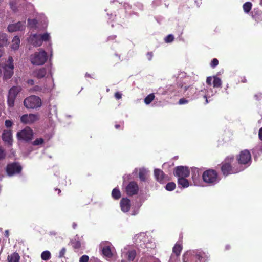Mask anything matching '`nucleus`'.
Returning <instances> with one entry per match:
<instances>
[{"instance_id": "obj_8", "label": "nucleus", "mask_w": 262, "mask_h": 262, "mask_svg": "<svg viewBox=\"0 0 262 262\" xmlns=\"http://www.w3.org/2000/svg\"><path fill=\"white\" fill-rule=\"evenodd\" d=\"M237 160L238 164L241 165V166L246 165L244 167L246 168L249 166L251 161V157L249 151L248 150L242 151L237 157Z\"/></svg>"}, {"instance_id": "obj_53", "label": "nucleus", "mask_w": 262, "mask_h": 262, "mask_svg": "<svg viewBox=\"0 0 262 262\" xmlns=\"http://www.w3.org/2000/svg\"><path fill=\"white\" fill-rule=\"evenodd\" d=\"M3 54V47L2 45H0V57L2 56Z\"/></svg>"}, {"instance_id": "obj_30", "label": "nucleus", "mask_w": 262, "mask_h": 262, "mask_svg": "<svg viewBox=\"0 0 262 262\" xmlns=\"http://www.w3.org/2000/svg\"><path fill=\"white\" fill-rule=\"evenodd\" d=\"M112 197L116 199H119L121 197V192L118 188H114L112 192Z\"/></svg>"}, {"instance_id": "obj_40", "label": "nucleus", "mask_w": 262, "mask_h": 262, "mask_svg": "<svg viewBox=\"0 0 262 262\" xmlns=\"http://www.w3.org/2000/svg\"><path fill=\"white\" fill-rule=\"evenodd\" d=\"M43 142V139L42 138H38L35 140L33 143L34 145H39L42 144Z\"/></svg>"}, {"instance_id": "obj_34", "label": "nucleus", "mask_w": 262, "mask_h": 262, "mask_svg": "<svg viewBox=\"0 0 262 262\" xmlns=\"http://www.w3.org/2000/svg\"><path fill=\"white\" fill-rule=\"evenodd\" d=\"M176 188V184L173 182H169L165 186V189L168 191H172Z\"/></svg>"}, {"instance_id": "obj_35", "label": "nucleus", "mask_w": 262, "mask_h": 262, "mask_svg": "<svg viewBox=\"0 0 262 262\" xmlns=\"http://www.w3.org/2000/svg\"><path fill=\"white\" fill-rule=\"evenodd\" d=\"M0 45H2L3 46V45L5 44L7 42V35L5 33H2L0 34Z\"/></svg>"}, {"instance_id": "obj_24", "label": "nucleus", "mask_w": 262, "mask_h": 262, "mask_svg": "<svg viewBox=\"0 0 262 262\" xmlns=\"http://www.w3.org/2000/svg\"><path fill=\"white\" fill-rule=\"evenodd\" d=\"M148 171L144 168L139 169V177L141 181L145 182L147 177Z\"/></svg>"}, {"instance_id": "obj_22", "label": "nucleus", "mask_w": 262, "mask_h": 262, "mask_svg": "<svg viewBox=\"0 0 262 262\" xmlns=\"http://www.w3.org/2000/svg\"><path fill=\"white\" fill-rule=\"evenodd\" d=\"M154 174L157 180L161 183L164 182L165 180V175L163 171L159 169H156L154 171Z\"/></svg>"}, {"instance_id": "obj_37", "label": "nucleus", "mask_w": 262, "mask_h": 262, "mask_svg": "<svg viewBox=\"0 0 262 262\" xmlns=\"http://www.w3.org/2000/svg\"><path fill=\"white\" fill-rule=\"evenodd\" d=\"M6 156L5 150L0 146V161L4 160Z\"/></svg>"}, {"instance_id": "obj_49", "label": "nucleus", "mask_w": 262, "mask_h": 262, "mask_svg": "<svg viewBox=\"0 0 262 262\" xmlns=\"http://www.w3.org/2000/svg\"><path fill=\"white\" fill-rule=\"evenodd\" d=\"M212 78L213 77H208L207 78V79H206V83L209 85H211V81H212Z\"/></svg>"}, {"instance_id": "obj_44", "label": "nucleus", "mask_w": 262, "mask_h": 262, "mask_svg": "<svg viewBox=\"0 0 262 262\" xmlns=\"http://www.w3.org/2000/svg\"><path fill=\"white\" fill-rule=\"evenodd\" d=\"M66 252V248H62L61 250H60L59 254V258H62L64 256V254Z\"/></svg>"}, {"instance_id": "obj_46", "label": "nucleus", "mask_w": 262, "mask_h": 262, "mask_svg": "<svg viewBox=\"0 0 262 262\" xmlns=\"http://www.w3.org/2000/svg\"><path fill=\"white\" fill-rule=\"evenodd\" d=\"M188 100H187L186 99H185L184 98H183L179 100L178 103L180 105H183V104H187V103H188Z\"/></svg>"}, {"instance_id": "obj_45", "label": "nucleus", "mask_w": 262, "mask_h": 262, "mask_svg": "<svg viewBox=\"0 0 262 262\" xmlns=\"http://www.w3.org/2000/svg\"><path fill=\"white\" fill-rule=\"evenodd\" d=\"M218 63V60L216 58H214L211 62V66L213 68H214L217 66Z\"/></svg>"}, {"instance_id": "obj_19", "label": "nucleus", "mask_w": 262, "mask_h": 262, "mask_svg": "<svg viewBox=\"0 0 262 262\" xmlns=\"http://www.w3.org/2000/svg\"><path fill=\"white\" fill-rule=\"evenodd\" d=\"M120 205L122 211L127 212L130 208V201L127 198H122L120 201Z\"/></svg>"}, {"instance_id": "obj_5", "label": "nucleus", "mask_w": 262, "mask_h": 262, "mask_svg": "<svg viewBox=\"0 0 262 262\" xmlns=\"http://www.w3.org/2000/svg\"><path fill=\"white\" fill-rule=\"evenodd\" d=\"M50 39V34L46 33L42 35L37 34H32L29 37L28 41L30 44L34 47H39L42 45L43 41H46Z\"/></svg>"}, {"instance_id": "obj_31", "label": "nucleus", "mask_w": 262, "mask_h": 262, "mask_svg": "<svg viewBox=\"0 0 262 262\" xmlns=\"http://www.w3.org/2000/svg\"><path fill=\"white\" fill-rule=\"evenodd\" d=\"M252 6V4L250 2H246L245 3H244L243 6V8L244 12L246 13H249L251 9Z\"/></svg>"}, {"instance_id": "obj_4", "label": "nucleus", "mask_w": 262, "mask_h": 262, "mask_svg": "<svg viewBox=\"0 0 262 262\" xmlns=\"http://www.w3.org/2000/svg\"><path fill=\"white\" fill-rule=\"evenodd\" d=\"M203 181L210 186L217 184L220 179L216 171L213 169H209L205 171L202 174Z\"/></svg>"}, {"instance_id": "obj_62", "label": "nucleus", "mask_w": 262, "mask_h": 262, "mask_svg": "<svg viewBox=\"0 0 262 262\" xmlns=\"http://www.w3.org/2000/svg\"><path fill=\"white\" fill-rule=\"evenodd\" d=\"M128 177L129 176H124L123 177L124 181H125L126 178H128Z\"/></svg>"}, {"instance_id": "obj_61", "label": "nucleus", "mask_w": 262, "mask_h": 262, "mask_svg": "<svg viewBox=\"0 0 262 262\" xmlns=\"http://www.w3.org/2000/svg\"><path fill=\"white\" fill-rule=\"evenodd\" d=\"M5 236H6L7 237H8V236H9V231H8V230H6L5 231Z\"/></svg>"}, {"instance_id": "obj_56", "label": "nucleus", "mask_w": 262, "mask_h": 262, "mask_svg": "<svg viewBox=\"0 0 262 262\" xmlns=\"http://www.w3.org/2000/svg\"><path fill=\"white\" fill-rule=\"evenodd\" d=\"M116 38L115 35L110 36L108 37L107 39L108 40H111V39H114Z\"/></svg>"}, {"instance_id": "obj_20", "label": "nucleus", "mask_w": 262, "mask_h": 262, "mask_svg": "<svg viewBox=\"0 0 262 262\" xmlns=\"http://www.w3.org/2000/svg\"><path fill=\"white\" fill-rule=\"evenodd\" d=\"M50 72V70L49 69L42 68L36 69L35 71H34L33 72V75L34 76L39 79L46 76L48 73Z\"/></svg>"}, {"instance_id": "obj_47", "label": "nucleus", "mask_w": 262, "mask_h": 262, "mask_svg": "<svg viewBox=\"0 0 262 262\" xmlns=\"http://www.w3.org/2000/svg\"><path fill=\"white\" fill-rule=\"evenodd\" d=\"M5 124L7 127L9 128L12 126L13 122L11 120H6L5 121Z\"/></svg>"}, {"instance_id": "obj_29", "label": "nucleus", "mask_w": 262, "mask_h": 262, "mask_svg": "<svg viewBox=\"0 0 262 262\" xmlns=\"http://www.w3.org/2000/svg\"><path fill=\"white\" fill-rule=\"evenodd\" d=\"M213 85L214 88H220L221 86L222 85V81L221 79L216 77V76H213Z\"/></svg>"}, {"instance_id": "obj_51", "label": "nucleus", "mask_w": 262, "mask_h": 262, "mask_svg": "<svg viewBox=\"0 0 262 262\" xmlns=\"http://www.w3.org/2000/svg\"><path fill=\"white\" fill-rule=\"evenodd\" d=\"M147 58L149 60H151L152 57V52H148L146 54Z\"/></svg>"}, {"instance_id": "obj_26", "label": "nucleus", "mask_w": 262, "mask_h": 262, "mask_svg": "<svg viewBox=\"0 0 262 262\" xmlns=\"http://www.w3.org/2000/svg\"><path fill=\"white\" fill-rule=\"evenodd\" d=\"M20 39L17 36L14 37L12 40L11 48L14 50H17L20 45Z\"/></svg>"}, {"instance_id": "obj_39", "label": "nucleus", "mask_w": 262, "mask_h": 262, "mask_svg": "<svg viewBox=\"0 0 262 262\" xmlns=\"http://www.w3.org/2000/svg\"><path fill=\"white\" fill-rule=\"evenodd\" d=\"M179 257L177 255H171L170 256L169 262H179Z\"/></svg>"}, {"instance_id": "obj_17", "label": "nucleus", "mask_w": 262, "mask_h": 262, "mask_svg": "<svg viewBox=\"0 0 262 262\" xmlns=\"http://www.w3.org/2000/svg\"><path fill=\"white\" fill-rule=\"evenodd\" d=\"M112 244L107 241L103 242L100 244V248L102 251L104 255L107 257H111L112 255L111 251Z\"/></svg>"}, {"instance_id": "obj_50", "label": "nucleus", "mask_w": 262, "mask_h": 262, "mask_svg": "<svg viewBox=\"0 0 262 262\" xmlns=\"http://www.w3.org/2000/svg\"><path fill=\"white\" fill-rule=\"evenodd\" d=\"M115 97L117 99H120L122 97V94L119 92H116L115 94Z\"/></svg>"}, {"instance_id": "obj_15", "label": "nucleus", "mask_w": 262, "mask_h": 262, "mask_svg": "<svg viewBox=\"0 0 262 262\" xmlns=\"http://www.w3.org/2000/svg\"><path fill=\"white\" fill-rule=\"evenodd\" d=\"M190 171L187 167L180 166L174 169V176L179 178H186L189 176Z\"/></svg>"}, {"instance_id": "obj_60", "label": "nucleus", "mask_w": 262, "mask_h": 262, "mask_svg": "<svg viewBox=\"0 0 262 262\" xmlns=\"http://www.w3.org/2000/svg\"><path fill=\"white\" fill-rule=\"evenodd\" d=\"M138 4L139 5V7L140 8V9H142L143 7V5L142 4H141V3H138Z\"/></svg>"}, {"instance_id": "obj_28", "label": "nucleus", "mask_w": 262, "mask_h": 262, "mask_svg": "<svg viewBox=\"0 0 262 262\" xmlns=\"http://www.w3.org/2000/svg\"><path fill=\"white\" fill-rule=\"evenodd\" d=\"M182 250L181 244L179 242H177L173 248L172 255H177L179 257Z\"/></svg>"}, {"instance_id": "obj_38", "label": "nucleus", "mask_w": 262, "mask_h": 262, "mask_svg": "<svg viewBox=\"0 0 262 262\" xmlns=\"http://www.w3.org/2000/svg\"><path fill=\"white\" fill-rule=\"evenodd\" d=\"M173 39L174 36L171 34H169L165 38L164 40L167 43H170L171 42Z\"/></svg>"}, {"instance_id": "obj_7", "label": "nucleus", "mask_w": 262, "mask_h": 262, "mask_svg": "<svg viewBox=\"0 0 262 262\" xmlns=\"http://www.w3.org/2000/svg\"><path fill=\"white\" fill-rule=\"evenodd\" d=\"M245 168V167H243V166H239V167L237 168H235L234 167H233L230 165V164L229 163L226 162L223 163L221 167V170L223 172V174L226 176L230 174L236 173L237 172L242 171Z\"/></svg>"}, {"instance_id": "obj_1", "label": "nucleus", "mask_w": 262, "mask_h": 262, "mask_svg": "<svg viewBox=\"0 0 262 262\" xmlns=\"http://www.w3.org/2000/svg\"><path fill=\"white\" fill-rule=\"evenodd\" d=\"M147 238L144 233L136 235L134 238V242L136 245L139 253H146L150 250L156 247L155 244L152 242H147Z\"/></svg>"}, {"instance_id": "obj_52", "label": "nucleus", "mask_w": 262, "mask_h": 262, "mask_svg": "<svg viewBox=\"0 0 262 262\" xmlns=\"http://www.w3.org/2000/svg\"><path fill=\"white\" fill-rule=\"evenodd\" d=\"M258 136L260 140L262 141V127L259 130Z\"/></svg>"}, {"instance_id": "obj_27", "label": "nucleus", "mask_w": 262, "mask_h": 262, "mask_svg": "<svg viewBox=\"0 0 262 262\" xmlns=\"http://www.w3.org/2000/svg\"><path fill=\"white\" fill-rule=\"evenodd\" d=\"M178 183L183 188H187L189 186V182L185 178H178Z\"/></svg>"}, {"instance_id": "obj_42", "label": "nucleus", "mask_w": 262, "mask_h": 262, "mask_svg": "<svg viewBox=\"0 0 262 262\" xmlns=\"http://www.w3.org/2000/svg\"><path fill=\"white\" fill-rule=\"evenodd\" d=\"M72 244L73 247L76 249L79 248L81 246L80 242L76 240H75L74 241L72 242Z\"/></svg>"}, {"instance_id": "obj_55", "label": "nucleus", "mask_w": 262, "mask_h": 262, "mask_svg": "<svg viewBox=\"0 0 262 262\" xmlns=\"http://www.w3.org/2000/svg\"><path fill=\"white\" fill-rule=\"evenodd\" d=\"M171 88H172V86H170V88H169V89L167 91H165L164 93H162V94L164 95V94L168 93L169 92H171L172 91Z\"/></svg>"}, {"instance_id": "obj_6", "label": "nucleus", "mask_w": 262, "mask_h": 262, "mask_svg": "<svg viewBox=\"0 0 262 262\" xmlns=\"http://www.w3.org/2000/svg\"><path fill=\"white\" fill-rule=\"evenodd\" d=\"M24 105L27 108H37L41 106V101L39 97L32 95L24 100Z\"/></svg>"}, {"instance_id": "obj_63", "label": "nucleus", "mask_w": 262, "mask_h": 262, "mask_svg": "<svg viewBox=\"0 0 262 262\" xmlns=\"http://www.w3.org/2000/svg\"><path fill=\"white\" fill-rule=\"evenodd\" d=\"M119 127H120V125H118V124L115 125V128L116 129H118Z\"/></svg>"}, {"instance_id": "obj_64", "label": "nucleus", "mask_w": 262, "mask_h": 262, "mask_svg": "<svg viewBox=\"0 0 262 262\" xmlns=\"http://www.w3.org/2000/svg\"><path fill=\"white\" fill-rule=\"evenodd\" d=\"M76 227V224L75 223H74L73 224V228H75Z\"/></svg>"}, {"instance_id": "obj_11", "label": "nucleus", "mask_w": 262, "mask_h": 262, "mask_svg": "<svg viewBox=\"0 0 262 262\" xmlns=\"http://www.w3.org/2000/svg\"><path fill=\"white\" fill-rule=\"evenodd\" d=\"M20 90L19 86H13L10 89L7 98V103L9 107L14 106L15 98Z\"/></svg>"}, {"instance_id": "obj_14", "label": "nucleus", "mask_w": 262, "mask_h": 262, "mask_svg": "<svg viewBox=\"0 0 262 262\" xmlns=\"http://www.w3.org/2000/svg\"><path fill=\"white\" fill-rule=\"evenodd\" d=\"M39 119V116L37 114H25L20 117V121L24 124H31Z\"/></svg>"}, {"instance_id": "obj_10", "label": "nucleus", "mask_w": 262, "mask_h": 262, "mask_svg": "<svg viewBox=\"0 0 262 262\" xmlns=\"http://www.w3.org/2000/svg\"><path fill=\"white\" fill-rule=\"evenodd\" d=\"M13 59L12 57H9L7 63L3 67L4 77L5 79L10 78L13 74Z\"/></svg>"}, {"instance_id": "obj_18", "label": "nucleus", "mask_w": 262, "mask_h": 262, "mask_svg": "<svg viewBox=\"0 0 262 262\" xmlns=\"http://www.w3.org/2000/svg\"><path fill=\"white\" fill-rule=\"evenodd\" d=\"M26 22L19 21L15 24H10L8 26V30L10 32L24 30L25 28Z\"/></svg>"}, {"instance_id": "obj_58", "label": "nucleus", "mask_w": 262, "mask_h": 262, "mask_svg": "<svg viewBox=\"0 0 262 262\" xmlns=\"http://www.w3.org/2000/svg\"><path fill=\"white\" fill-rule=\"evenodd\" d=\"M10 5H11V7L13 11H15V7L13 5V4L12 2L10 3Z\"/></svg>"}, {"instance_id": "obj_57", "label": "nucleus", "mask_w": 262, "mask_h": 262, "mask_svg": "<svg viewBox=\"0 0 262 262\" xmlns=\"http://www.w3.org/2000/svg\"><path fill=\"white\" fill-rule=\"evenodd\" d=\"M28 84L33 85L34 84V81L32 79H30L28 81Z\"/></svg>"}, {"instance_id": "obj_25", "label": "nucleus", "mask_w": 262, "mask_h": 262, "mask_svg": "<svg viewBox=\"0 0 262 262\" xmlns=\"http://www.w3.org/2000/svg\"><path fill=\"white\" fill-rule=\"evenodd\" d=\"M20 256L18 253L14 252L10 255H8L7 257L8 262H19Z\"/></svg>"}, {"instance_id": "obj_3", "label": "nucleus", "mask_w": 262, "mask_h": 262, "mask_svg": "<svg viewBox=\"0 0 262 262\" xmlns=\"http://www.w3.org/2000/svg\"><path fill=\"white\" fill-rule=\"evenodd\" d=\"M48 56L46 52L40 49L30 56V60L32 64L36 66L43 65L47 60Z\"/></svg>"}, {"instance_id": "obj_59", "label": "nucleus", "mask_w": 262, "mask_h": 262, "mask_svg": "<svg viewBox=\"0 0 262 262\" xmlns=\"http://www.w3.org/2000/svg\"><path fill=\"white\" fill-rule=\"evenodd\" d=\"M260 97H261V94L255 95V97L256 98V99H258V98Z\"/></svg>"}, {"instance_id": "obj_48", "label": "nucleus", "mask_w": 262, "mask_h": 262, "mask_svg": "<svg viewBox=\"0 0 262 262\" xmlns=\"http://www.w3.org/2000/svg\"><path fill=\"white\" fill-rule=\"evenodd\" d=\"M139 207H138L137 208L135 207L133 209V210L132 211L131 215H133V216L137 215L139 212Z\"/></svg>"}, {"instance_id": "obj_36", "label": "nucleus", "mask_w": 262, "mask_h": 262, "mask_svg": "<svg viewBox=\"0 0 262 262\" xmlns=\"http://www.w3.org/2000/svg\"><path fill=\"white\" fill-rule=\"evenodd\" d=\"M37 23V21L36 19H28V26L30 28H34L36 27V25Z\"/></svg>"}, {"instance_id": "obj_9", "label": "nucleus", "mask_w": 262, "mask_h": 262, "mask_svg": "<svg viewBox=\"0 0 262 262\" xmlns=\"http://www.w3.org/2000/svg\"><path fill=\"white\" fill-rule=\"evenodd\" d=\"M137 255L136 250L129 246H126L122 250L121 256L129 261H133Z\"/></svg>"}, {"instance_id": "obj_16", "label": "nucleus", "mask_w": 262, "mask_h": 262, "mask_svg": "<svg viewBox=\"0 0 262 262\" xmlns=\"http://www.w3.org/2000/svg\"><path fill=\"white\" fill-rule=\"evenodd\" d=\"M138 185L135 182H130L125 188V192L128 196H133L138 193Z\"/></svg>"}, {"instance_id": "obj_33", "label": "nucleus", "mask_w": 262, "mask_h": 262, "mask_svg": "<svg viewBox=\"0 0 262 262\" xmlns=\"http://www.w3.org/2000/svg\"><path fill=\"white\" fill-rule=\"evenodd\" d=\"M155 96L154 94H150L144 99V102L146 104H149L154 100Z\"/></svg>"}, {"instance_id": "obj_54", "label": "nucleus", "mask_w": 262, "mask_h": 262, "mask_svg": "<svg viewBox=\"0 0 262 262\" xmlns=\"http://www.w3.org/2000/svg\"><path fill=\"white\" fill-rule=\"evenodd\" d=\"M51 88H45L44 90L43 91V92H49L51 91Z\"/></svg>"}, {"instance_id": "obj_41", "label": "nucleus", "mask_w": 262, "mask_h": 262, "mask_svg": "<svg viewBox=\"0 0 262 262\" xmlns=\"http://www.w3.org/2000/svg\"><path fill=\"white\" fill-rule=\"evenodd\" d=\"M188 89H189V91L187 93V95H192V93L194 92V89L192 86H185L184 91H186Z\"/></svg>"}, {"instance_id": "obj_23", "label": "nucleus", "mask_w": 262, "mask_h": 262, "mask_svg": "<svg viewBox=\"0 0 262 262\" xmlns=\"http://www.w3.org/2000/svg\"><path fill=\"white\" fill-rule=\"evenodd\" d=\"M192 179L193 181L194 184L195 185H198V181H199L200 176L201 174V172L199 169L197 168H192Z\"/></svg>"}, {"instance_id": "obj_32", "label": "nucleus", "mask_w": 262, "mask_h": 262, "mask_svg": "<svg viewBox=\"0 0 262 262\" xmlns=\"http://www.w3.org/2000/svg\"><path fill=\"white\" fill-rule=\"evenodd\" d=\"M41 257L43 260H48L51 257V253L49 251H45L41 253Z\"/></svg>"}, {"instance_id": "obj_12", "label": "nucleus", "mask_w": 262, "mask_h": 262, "mask_svg": "<svg viewBox=\"0 0 262 262\" xmlns=\"http://www.w3.org/2000/svg\"><path fill=\"white\" fill-rule=\"evenodd\" d=\"M33 135L32 130L30 127H27L20 132H18L17 137L19 140L28 141L32 139Z\"/></svg>"}, {"instance_id": "obj_13", "label": "nucleus", "mask_w": 262, "mask_h": 262, "mask_svg": "<svg viewBox=\"0 0 262 262\" xmlns=\"http://www.w3.org/2000/svg\"><path fill=\"white\" fill-rule=\"evenodd\" d=\"M21 167L17 163H13L7 165L6 171L9 176H12L20 172Z\"/></svg>"}, {"instance_id": "obj_43", "label": "nucleus", "mask_w": 262, "mask_h": 262, "mask_svg": "<svg viewBox=\"0 0 262 262\" xmlns=\"http://www.w3.org/2000/svg\"><path fill=\"white\" fill-rule=\"evenodd\" d=\"M89 257L86 255H82L79 259V262H88Z\"/></svg>"}, {"instance_id": "obj_2", "label": "nucleus", "mask_w": 262, "mask_h": 262, "mask_svg": "<svg viewBox=\"0 0 262 262\" xmlns=\"http://www.w3.org/2000/svg\"><path fill=\"white\" fill-rule=\"evenodd\" d=\"M207 255L201 250H189L183 255V262H205Z\"/></svg>"}, {"instance_id": "obj_21", "label": "nucleus", "mask_w": 262, "mask_h": 262, "mask_svg": "<svg viewBox=\"0 0 262 262\" xmlns=\"http://www.w3.org/2000/svg\"><path fill=\"white\" fill-rule=\"evenodd\" d=\"M2 139L3 141L8 144L12 145V135L11 130H5L2 134Z\"/></svg>"}]
</instances>
